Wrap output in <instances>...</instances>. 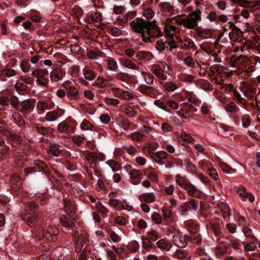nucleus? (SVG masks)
Returning <instances> with one entry per match:
<instances>
[{
  "label": "nucleus",
  "instance_id": "6e6552de",
  "mask_svg": "<svg viewBox=\"0 0 260 260\" xmlns=\"http://www.w3.org/2000/svg\"><path fill=\"white\" fill-rule=\"evenodd\" d=\"M229 28H232V30L229 34L230 40L235 42L238 41L242 34V31L234 23H231Z\"/></svg>",
  "mask_w": 260,
  "mask_h": 260
},
{
  "label": "nucleus",
  "instance_id": "412c9836",
  "mask_svg": "<svg viewBox=\"0 0 260 260\" xmlns=\"http://www.w3.org/2000/svg\"><path fill=\"white\" fill-rule=\"evenodd\" d=\"M36 166L39 169L38 171H42L46 175L49 174L51 173L49 168L47 166V165L43 161L41 160H37L35 162Z\"/></svg>",
  "mask_w": 260,
  "mask_h": 260
},
{
  "label": "nucleus",
  "instance_id": "1a4fd4ad",
  "mask_svg": "<svg viewBox=\"0 0 260 260\" xmlns=\"http://www.w3.org/2000/svg\"><path fill=\"white\" fill-rule=\"evenodd\" d=\"M125 247L131 253H135L138 250V245H113L112 249L116 253H121L125 250Z\"/></svg>",
  "mask_w": 260,
  "mask_h": 260
},
{
  "label": "nucleus",
  "instance_id": "6e6d98bb",
  "mask_svg": "<svg viewBox=\"0 0 260 260\" xmlns=\"http://www.w3.org/2000/svg\"><path fill=\"white\" fill-rule=\"evenodd\" d=\"M108 67L110 70H115L117 68V64L116 60L110 58L108 61Z\"/></svg>",
  "mask_w": 260,
  "mask_h": 260
},
{
  "label": "nucleus",
  "instance_id": "a211bd4d",
  "mask_svg": "<svg viewBox=\"0 0 260 260\" xmlns=\"http://www.w3.org/2000/svg\"><path fill=\"white\" fill-rule=\"evenodd\" d=\"M228 252V248L225 245H217L215 248V253L218 257H221Z\"/></svg>",
  "mask_w": 260,
  "mask_h": 260
},
{
  "label": "nucleus",
  "instance_id": "bf43d9fd",
  "mask_svg": "<svg viewBox=\"0 0 260 260\" xmlns=\"http://www.w3.org/2000/svg\"><path fill=\"white\" fill-rule=\"evenodd\" d=\"M242 126L244 127H247L250 123V117L248 115H243L242 117Z\"/></svg>",
  "mask_w": 260,
  "mask_h": 260
},
{
  "label": "nucleus",
  "instance_id": "37998d69",
  "mask_svg": "<svg viewBox=\"0 0 260 260\" xmlns=\"http://www.w3.org/2000/svg\"><path fill=\"white\" fill-rule=\"evenodd\" d=\"M95 207L97 211L103 214L104 215H107L109 212L108 210L101 202H98L96 203Z\"/></svg>",
  "mask_w": 260,
  "mask_h": 260
},
{
  "label": "nucleus",
  "instance_id": "0e129e2a",
  "mask_svg": "<svg viewBox=\"0 0 260 260\" xmlns=\"http://www.w3.org/2000/svg\"><path fill=\"white\" fill-rule=\"evenodd\" d=\"M120 96L124 100H131L133 98V95L127 91H122L120 93Z\"/></svg>",
  "mask_w": 260,
  "mask_h": 260
},
{
  "label": "nucleus",
  "instance_id": "5701e85b",
  "mask_svg": "<svg viewBox=\"0 0 260 260\" xmlns=\"http://www.w3.org/2000/svg\"><path fill=\"white\" fill-rule=\"evenodd\" d=\"M184 224L191 233H197L199 230L198 226L192 220H187L185 221Z\"/></svg>",
  "mask_w": 260,
  "mask_h": 260
},
{
  "label": "nucleus",
  "instance_id": "58836bf2",
  "mask_svg": "<svg viewBox=\"0 0 260 260\" xmlns=\"http://www.w3.org/2000/svg\"><path fill=\"white\" fill-rule=\"evenodd\" d=\"M67 94L69 98L75 99L78 95V91L75 87L71 86L68 89Z\"/></svg>",
  "mask_w": 260,
  "mask_h": 260
},
{
  "label": "nucleus",
  "instance_id": "c85d7f7f",
  "mask_svg": "<svg viewBox=\"0 0 260 260\" xmlns=\"http://www.w3.org/2000/svg\"><path fill=\"white\" fill-rule=\"evenodd\" d=\"M0 133H2L3 135L6 136L8 138L11 139L12 140L18 141L19 137L15 134H13L10 132L6 129L4 127L0 126Z\"/></svg>",
  "mask_w": 260,
  "mask_h": 260
},
{
  "label": "nucleus",
  "instance_id": "9b49d317",
  "mask_svg": "<svg viewBox=\"0 0 260 260\" xmlns=\"http://www.w3.org/2000/svg\"><path fill=\"white\" fill-rule=\"evenodd\" d=\"M218 44L216 41L214 42H204L200 45V48L207 53L211 54L215 49L217 48Z\"/></svg>",
  "mask_w": 260,
  "mask_h": 260
},
{
  "label": "nucleus",
  "instance_id": "680f3d73",
  "mask_svg": "<svg viewBox=\"0 0 260 260\" xmlns=\"http://www.w3.org/2000/svg\"><path fill=\"white\" fill-rule=\"evenodd\" d=\"M209 175L214 180H217L218 178V174L216 170L213 168H209L207 170Z\"/></svg>",
  "mask_w": 260,
  "mask_h": 260
},
{
  "label": "nucleus",
  "instance_id": "69168bd1",
  "mask_svg": "<svg viewBox=\"0 0 260 260\" xmlns=\"http://www.w3.org/2000/svg\"><path fill=\"white\" fill-rule=\"evenodd\" d=\"M16 71L11 69H6L2 71V73L7 77H11L16 75Z\"/></svg>",
  "mask_w": 260,
  "mask_h": 260
},
{
  "label": "nucleus",
  "instance_id": "3c124183",
  "mask_svg": "<svg viewBox=\"0 0 260 260\" xmlns=\"http://www.w3.org/2000/svg\"><path fill=\"white\" fill-rule=\"evenodd\" d=\"M217 16V13H216L215 11H211L208 13L207 18L208 19L210 22H214L216 23Z\"/></svg>",
  "mask_w": 260,
  "mask_h": 260
},
{
  "label": "nucleus",
  "instance_id": "72a5a7b5",
  "mask_svg": "<svg viewBox=\"0 0 260 260\" xmlns=\"http://www.w3.org/2000/svg\"><path fill=\"white\" fill-rule=\"evenodd\" d=\"M175 256L180 259H186L189 257L188 254L182 249H178L176 250Z\"/></svg>",
  "mask_w": 260,
  "mask_h": 260
},
{
  "label": "nucleus",
  "instance_id": "393cba45",
  "mask_svg": "<svg viewBox=\"0 0 260 260\" xmlns=\"http://www.w3.org/2000/svg\"><path fill=\"white\" fill-rule=\"evenodd\" d=\"M151 70L155 76L160 78L161 80H164L166 79V75L161 72H164V71L157 67L155 64L152 66Z\"/></svg>",
  "mask_w": 260,
  "mask_h": 260
},
{
  "label": "nucleus",
  "instance_id": "bb28decb",
  "mask_svg": "<svg viewBox=\"0 0 260 260\" xmlns=\"http://www.w3.org/2000/svg\"><path fill=\"white\" fill-rule=\"evenodd\" d=\"M158 6L162 11L173 14L174 11V7L169 2L160 3Z\"/></svg>",
  "mask_w": 260,
  "mask_h": 260
},
{
  "label": "nucleus",
  "instance_id": "2eb2a0df",
  "mask_svg": "<svg viewBox=\"0 0 260 260\" xmlns=\"http://www.w3.org/2000/svg\"><path fill=\"white\" fill-rule=\"evenodd\" d=\"M62 115V110H54L48 112L46 115V119L48 121H54Z\"/></svg>",
  "mask_w": 260,
  "mask_h": 260
},
{
  "label": "nucleus",
  "instance_id": "c03bdc74",
  "mask_svg": "<svg viewBox=\"0 0 260 260\" xmlns=\"http://www.w3.org/2000/svg\"><path fill=\"white\" fill-rule=\"evenodd\" d=\"M83 72L85 78L87 80H92L95 77L96 74L90 70L84 69Z\"/></svg>",
  "mask_w": 260,
  "mask_h": 260
},
{
  "label": "nucleus",
  "instance_id": "4468645a",
  "mask_svg": "<svg viewBox=\"0 0 260 260\" xmlns=\"http://www.w3.org/2000/svg\"><path fill=\"white\" fill-rule=\"evenodd\" d=\"M141 174V172L136 169H134L133 170H129V175L130 176L131 179L134 180L131 181V182L133 184H138L141 182V179L140 178Z\"/></svg>",
  "mask_w": 260,
  "mask_h": 260
},
{
  "label": "nucleus",
  "instance_id": "b1692460",
  "mask_svg": "<svg viewBox=\"0 0 260 260\" xmlns=\"http://www.w3.org/2000/svg\"><path fill=\"white\" fill-rule=\"evenodd\" d=\"M120 61L122 65L127 68L137 70L139 69V67L137 66L133 61L128 59L121 58Z\"/></svg>",
  "mask_w": 260,
  "mask_h": 260
},
{
  "label": "nucleus",
  "instance_id": "423d86ee",
  "mask_svg": "<svg viewBox=\"0 0 260 260\" xmlns=\"http://www.w3.org/2000/svg\"><path fill=\"white\" fill-rule=\"evenodd\" d=\"M138 90L142 94L153 98H155L156 95L159 93L157 89L145 84L140 85L138 86Z\"/></svg>",
  "mask_w": 260,
  "mask_h": 260
},
{
  "label": "nucleus",
  "instance_id": "cd10ccee",
  "mask_svg": "<svg viewBox=\"0 0 260 260\" xmlns=\"http://www.w3.org/2000/svg\"><path fill=\"white\" fill-rule=\"evenodd\" d=\"M213 35L212 30L208 29H201L198 31V36L202 39L211 38Z\"/></svg>",
  "mask_w": 260,
  "mask_h": 260
},
{
  "label": "nucleus",
  "instance_id": "de8ad7c7",
  "mask_svg": "<svg viewBox=\"0 0 260 260\" xmlns=\"http://www.w3.org/2000/svg\"><path fill=\"white\" fill-rule=\"evenodd\" d=\"M86 138L83 135H75L72 138L74 143L78 146L81 145L83 143V141Z\"/></svg>",
  "mask_w": 260,
  "mask_h": 260
},
{
  "label": "nucleus",
  "instance_id": "aec40b11",
  "mask_svg": "<svg viewBox=\"0 0 260 260\" xmlns=\"http://www.w3.org/2000/svg\"><path fill=\"white\" fill-rule=\"evenodd\" d=\"M35 128L40 135L48 137L50 135V131L52 129L50 127H45L40 124H36Z\"/></svg>",
  "mask_w": 260,
  "mask_h": 260
},
{
  "label": "nucleus",
  "instance_id": "f257e3e1",
  "mask_svg": "<svg viewBox=\"0 0 260 260\" xmlns=\"http://www.w3.org/2000/svg\"><path fill=\"white\" fill-rule=\"evenodd\" d=\"M156 21L145 20L141 18H137L129 23L133 31L140 34L143 41L152 42V39L162 36L160 28L156 24Z\"/></svg>",
  "mask_w": 260,
  "mask_h": 260
},
{
  "label": "nucleus",
  "instance_id": "7c9ffc66",
  "mask_svg": "<svg viewBox=\"0 0 260 260\" xmlns=\"http://www.w3.org/2000/svg\"><path fill=\"white\" fill-rule=\"evenodd\" d=\"M15 88L17 91L20 92L22 94L27 92L28 87L22 82H16L15 84Z\"/></svg>",
  "mask_w": 260,
  "mask_h": 260
},
{
  "label": "nucleus",
  "instance_id": "4d7b16f0",
  "mask_svg": "<svg viewBox=\"0 0 260 260\" xmlns=\"http://www.w3.org/2000/svg\"><path fill=\"white\" fill-rule=\"evenodd\" d=\"M83 191L79 188L75 189V196L76 198H78L81 201H84L85 197L84 196Z\"/></svg>",
  "mask_w": 260,
  "mask_h": 260
},
{
  "label": "nucleus",
  "instance_id": "473e14b6",
  "mask_svg": "<svg viewBox=\"0 0 260 260\" xmlns=\"http://www.w3.org/2000/svg\"><path fill=\"white\" fill-rule=\"evenodd\" d=\"M186 97L189 102L195 104L197 106H199L201 103V101L197 98L196 95L193 94L188 93L186 94Z\"/></svg>",
  "mask_w": 260,
  "mask_h": 260
},
{
  "label": "nucleus",
  "instance_id": "c756f323",
  "mask_svg": "<svg viewBox=\"0 0 260 260\" xmlns=\"http://www.w3.org/2000/svg\"><path fill=\"white\" fill-rule=\"evenodd\" d=\"M58 145L51 144L49 147V153L54 156H58L60 155V150L58 149Z\"/></svg>",
  "mask_w": 260,
  "mask_h": 260
},
{
  "label": "nucleus",
  "instance_id": "49530a36",
  "mask_svg": "<svg viewBox=\"0 0 260 260\" xmlns=\"http://www.w3.org/2000/svg\"><path fill=\"white\" fill-rule=\"evenodd\" d=\"M233 96L235 100L238 102L242 105L246 104V101L244 98L241 96V95L236 90H233Z\"/></svg>",
  "mask_w": 260,
  "mask_h": 260
},
{
  "label": "nucleus",
  "instance_id": "ea45409f",
  "mask_svg": "<svg viewBox=\"0 0 260 260\" xmlns=\"http://www.w3.org/2000/svg\"><path fill=\"white\" fill-rule=\"evenodd\" d=\"M144 78L146 82V83L148 85H151L153 82L154 76L152 74L149 73H145L142 72V73Z\"/></svg>",
  "mask_w": 260,
  "mask_h": 260
},
{
  "label": "nucleus",
  "instance_id": "13d9d810",
  "mask_svg": "<svg viewBox=\"0 0 260 260\" xmlns=\"http://www.w3.org/2000/svg\"><path fill=\"white\" fill-rule=\"evenodd\" d=\"M116 78L118 80L125 82L129 79L130 76L128 74L121 72L117 74Z\"/></svg>",
  "mask_w": 260,
  "mask_h": 260
},
{
  "label": "nucleus",
  "instance_id": "e433bc0d",
  "mask_svg": "<svg viewBox=\"0 0 260 260\" xmlns=\"http://www.w3.org/2000/svg\"><path fill=\"white\" fill-rule=\"evenodd\" d=\"M80 128L82 131L92 130L93 125L88 120L84 119L80 124Z\"/></svg>",
  "mask_w": 260,
  "mask_h": 260
},
{
  "label": "nucleus",
  "instance_id": "f8f14e48",
  "mask_svg": "<svg viewBox=\"0 0 260 260\" xmlns=\"http://www.w3.org/2000/svg\"><path fill=\"white\" fill-rule=\"evenodd\" d=\"M184 189L187 191L189 196L196 198L200 197V191L191 182H189L187 183Z\"/></svg>",
  "mask_w": 260,
  "mask_h": 260
},
{
  "label": "nucleus",
  "instance_id": "ddd939ff",
  "mask_svg": "<svg viewBox=\"0 0 260 260\" xmlns=\"http://www.w3.org/2000/svg\"><path fill=\"white\" fill-rule=\"evenodd\" d=\"M61 225L65 228H72L74 225V219L71 216H62L60 218Z\"/></svg>",
  "mask_w": 260,
  "mask_h": 260
},
{
  "label": "nucleus",
  "instance_id": "20e7f679",
  "mask_svg": "<svg viewBox=\"0 0 260 260\" xmlns=\"http://www.w3.org/2000/svg\"><path fill=\"white\" fill-rule=\"evenodd\" d=\"M36 100L35 99H29L20 103L18 111L22 113L24 116L29 115L34 110Z\"/></svg>",
  "mask_w": 260,
  "mask_h": 260
},
{
  "label": "nucleus",
  "instance_id": "a18cd8bd",
  "mask_svg": "<svg viewBox=\"0 0 260 260\" xmlns=\"http://www.w3.org/2000/svg\"><path fill=\"white\" fill-rule=\"evenodd\" d=\"M220 166L223 172H224L226 173H230L232 174L236 172V170L234 169H233L230 166H229L228 165L226 164L224 162H222L220 164Z\"/></svg>",
  "mask_w": 260,
  "mask_h": 260
},
{
  "label": "nucleus",
  "instance_id": "09e8293b",
  "mask_svg": "<svg viewBox=\"0 0 260 260\" xmlns=\"http://www.w3.org/2000/svg\"><path fill=\"white\" fill-rule=\"evenodd\" d=\"M145 135L141 133L140 132L132 133L131 138L133 141H140L143 139Z\"/></svg>",
  "mask_w": 260,
  "mask_h": 260
},
{
  "label": "nucleus",
  "instance_id": "4be33fe9",
  "mask_svg": "<svg viewBox=\"0 0 260 260\" xmlns=\"http://www.w3.org/2000/svg\"><path fill=\"white\" fill-rule=\"evenodd\" d=\"M109 204L111 206H112L118 210L125 209L126 205H125L124 203L119 200L110 199L109 200Z\"/></svg>",
  "mask_w": 260,
  "mask_h": 260
},
{
  "label": "nucleus",
  "instance_id": "dca6fc26",
  "mask_svg": "<svg viewBox=\"0 0 260 260\" xmlns=\"http://www.w3.org/2000/svg\"><path fill=\"white\" fill-rule=\"evenodd\" d=\"M63 201L66 212L73 215L75 213V208L71 200L63 197Z\"/></svg>",
  "mask_w": 260,
  "mask_h": 260
},
{
  "label": "nucleus",
  "instance_id": "39448f33",
  "mask_svg": "<svg viewBox=\"0 0 260 260\" xmlns=\"http://www.w3.org/2000/svg\"><path fill=\"white\" fill-rule=\"evenodd\" d=\"M187 28L193 29L198 25V22L201 20V12L199 10L191 12L186 18Z\"/></svg>",
  "mask_w": 260,
  "mask_h": 260
},
{
  "label": "nucleus",
  "instance_id": "9d476101",
  "mask_svg": "<svg viewBox=\"0 0 260 260\" xmlns=\"http://www.w3.org/2000/svg\"><path fill=\"white\" fill-rule=\"evenodd\" d=\"M58 234V230L57 229L55 226H50L48 228L45 234V236L49 242H56L57 239Z\"/></svg>",
  "mask_w": 260,
  "mask_h": 260
},
{
  "label": "nucleus",
  "instance_id": "e2e57ef3",
  "mask_svg": "<svg viewBox=\"0 0 260 260\" xmlns=\"http://www.w3.org/2000/svg\"><path fill=\"white\" fill-rule=\"evenodd\" d=\"M147 235L149 241L150 242L151 241H155L157 240L158 238V236L155 231H151L148 232Z\"/></svg>",
  "mask_w": 260,
  "mask_h": 260
},
{
  "label": "nucleus",
  "instance_id": "0eeeda50",
  "mask_svg": "<svg viewBox=\"0 0 260 260\" xmlns=\"http://www.w3.org/2000/svg\"><path fill=\"white\" fill-rule=\"evenodd\" d=\"M169 156L170 155L166 151H159L156 153H152L150 158L159 165H163L166 164V161H164V159L166 160L167 157Z\"/></svg>",
  "mask_w": 260,
  "mask_h": 260
},
{
  "label": "nucleus",
  "instance_id": "774afa93",
  "mask_svg": "<svg viewBox=\"0 0 260 260\" xmlns=\"http://www.w3.org/2000/svg\"><path fill=\"white\" fill-rule=\"evenodd\" d=\"M156 48L157 50L160 52H161L165 50L166 48L165 43L162 42L161 40H159L156 43Z\"/></svg>",
  "mask_w": 260,
  "mask_h": 260
},
{
  "label": "nucleus",
  "instance_id": "c9c22d12",
  "mask_svg": "<svg viewBox=\"0 0 260 260\" xmlns=\"http://www.w3.org/2000/svg\"><path fill=\"white\" fill-rule=\"evenodd\" d=\"M176 182L181 187L184 188L185 186L189 182L184 178L181 176L180 175H177L175 177Z\"/></svg>",
  "mask_w": 260,
  "mask_h": 260
},
{
  "label": "nucleus",
  "instance_id": "f3484780",
  "mask_svg": "<svg viewBox=\"0 0 260 260\" xmlns=\"http://www.w3.org/2000/svg\"><path fill=\"white\" fill-rule=\"evenodd\" d=\"M153 57V56L151 52L146 51H140L136 55V57L139 60H146L149 61Z\"/></svg>",
  "mask_w": 260,
  "mask_h": 260
},
{
  "label": "nucleus",
  "instance_id": "7ed1b4c3",
  "mask_svg": "<svg viewBox=\"0 0 260 260\" xmlns=\"http://www.w3.org/2000/svg\"><path fill=\"white\" fill-rule=\"evenodd\" d=\"M77 125V122L71 117H68L65 120L59 123L57 125V131L59 133H63L68 136L74 134Z\"/></svg>",
  "mask_w": 260,
  "mask_h": 260
},
{
  "label": "nucleus",
  "instance_id": "2f4dec72",
  "mask_svg": "<svg viewBox=\"0 0 260 260\" xmlns=\"http://www.w3.org/2000/svg\"><path fill=\"white\" fill-rule=\"evenodd\" d=\"M161 84L164 88L169 92L174 91L177 88V86L171 82H161Z\"/></svg>",
  "mask_w": 260,
  "mask_h": 260
},
{
  "label": "nucleus",
  "instance_id": "79ce46f5",
  "mask_svg": "<svg viewBox=\"0 0 260 260\" xmlns=\"http://www.w3.org/2000/svg\"><path fill=\"white\" fill-rule=\"evenodd\" d=\"M154 15V12L150 8H145L143 10V16H145L147 19H152Z\"/></svg>",
  "mask_w": 260,
  "mask_h": 260
},
{
  "label": "nucleus",
  "instance_id": "052dcab7",
  "mask_svg": "<svg viewBox=\"0 0 260 260\" xmlns=\"http://www.w3.org/2000/svg\"><path fill=\"white\" fill-rule=\"evenodd\" d=\"M9 148L7 146L0 147V161L4 159L5 155L8 153Z\"/></svg>",
  "mask_w": 260,
  "mask_h": 260
},
{
  "label": "nucleus",
  "instance_id": "a19ab883",
  "mask_svg": "<svg viewBox=\"0 0 260 260\" xmlns=\"http://www.w3.org/2000/svg\"><path fill=\"white\" fill-rule=\"evenodd\" d=\"M145 147L148 149V154L151 157V155L154 153L153 151L157 148L158 144L157 143H147Z\"/></svg>",
  "mask_w": 260,
  "mask_h": 260
},
{
  "label": "nucleus",
  "instance_id": "603ef678",
  "mask_svg": "<svg viewBox=\"0 0 260 260\" xmlns=\"http://www.w3.org/2000/svg\"><path fill=\"white\" fill-rule=\"evenodd\" d=\"M211 227L216 236H219L221 234L220 226L218 223H211Z\"/></svg>",
  "mask_w": 260,
  "mask_h": 260
},
{
  "label": "nucleus",
  "instance_id": "864d4df0",
  "mask_svg": "<svg viewBox=\"0 0 260 260\" xmlns=\"http://www.w3.org/2000/svg\"><path fill=\"white\" fill-rule=\"evenodd\" d=\"M254 71L253 66H249L248 68H245V71L243 72L242 76L245 78H248L252 75V72Z\"/></svg>",
  "mask_w": 260,
  "mask_h": 260
},
{
  "label": "nucleus",
  "instance_id": "338daca9",
  "mask_svg": "<svg viewBox=\"0 0 260 260\" xmlns=\"http://www.w3.org/2000/svg\"><path fill=\"white\" fill-rule=\"evenodd\" d=\"M41 79H38L36 80V83L38 85L42 86H47L49 83V80L47 78H41Z\"/></svg>",
  "mask_w": 260,
  "mask_h": 260
},
{
  "label": "nucleus",
  "instance_id": "4c0bfd02",
  "mask_svg": "<svg viewBox=\"0 0 260 260\" xmlns=\"http://www.w3.org/2000/svg\"><path fill=\"white\" fill-rule=\"evenodd\" d=\"M239 108L236 105L234 102H230L225 107V110L230 113H237L239 110Z\"/></svg>",
  "mask_w": 260,
  "mask_h": 260
},
{
  "label": "nucleus",
  "instance_id": "5fc2aeb1",
  "mask_svg": "<svg viewBox=\"0 0 260 260\" xmlns=\"http://www.w3.org/2000/svg\"><path fill=\"white\" fill-rule=\"evenodd\" d=\"M136 15L135 12H128L124 16V18L121 19V22L123 23L127 22L129 20L133 18Z\"/></svg>",
  "mask_w": 260,
  "mask_h": 260
},
{
  "label": "nucleus",
  "instance_id": "f03ea898",
  "mask_svg": "<svg viewBox=\"0 0 260 260\" xmlns=\"http://www.w3.org/2000/svg\"><path fill=\"white\" fill-rule=\"evenodd\" d=\"M25 213L22 219L30 228L39 229L41 223V214L39 212L38 205L34 202L28 203L25 207Z\"/></svg>",
  "mask_w": 260,
  "mask_h": 260
},
{
  "label": "nucleus",
  "instance_id": "a878e982",
  "mask_svg": "<svg viewBox=\"0 0 260 260\" xmlns=\"http://www.w3.org/2000/svg\"><path fill=\"white\" fill-rule=\"evenodd\" d=\"M256 89L253 87H249L244 91V95L250 100H253L256 95Z\"/></svg>",
  "mask_w": 260,
  "mask_h": 260
},
{
  "label": "nucleus",
  "instance_id": "6ab92c4d",
  "mask_svg": "<svg viewBox=\"0 0 260 260\" xmlns=\"http://www.w3.org/2000/svg\"><path fill=\"white\" fill-rule=\"evenodd\" d=\"M139 199L141 202L152 203L155 201V197L153 193H144L139 196Z\"/></svg>",
  "mask_w": 260,
  "mask_h": 260
},
{
  "label": "nucleus",
  "instance_id": "f704fd0d",
  "mask_svg": "<svg viewBox=\"0 0 260 260\" xmlns=\"http://www.w3.org/2000/svg\"><path fill=\"white\" fill-rule=\"evenodd\" d=\"M9 101L12 106L18 111L20 106L18 98L16 96L12 95L9 98Z\"/></svg>",
  "mask_w": 260,
  "mask_h": 260
},
{
  "label": "nucleus",
  "instance_id": "8fccbe9b",
  "mask_svg": "<svg viewBox=\"0 0 260 260\" xmlns=\"http://www.w3.org/2000/svg\"><path fill=\"white\" fill-rule=\"evenodd\" d=\"M190 209H191V207L189 205V203L186 202L180 206V212L181 215H184Z\"/></svg>",
  "mask_w": 260,
  "mask_h": 260
}]
</instances>
